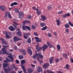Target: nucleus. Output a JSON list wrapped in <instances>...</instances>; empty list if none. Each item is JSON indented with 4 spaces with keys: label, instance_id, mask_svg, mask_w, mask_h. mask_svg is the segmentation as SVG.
<instances>
[{
    "label": "nucleus",
    "instance_id": "nucleus-1",
    "mask_svg": "<svg viewBox=\"0 0 73 73\" xmlns=\"http://www.w3.org/2000/svg\"><path fill=\"white\" fill-rule=\"evenodd\" d=\"M36 49L37 50V51L39 52L40 51L41 49V48L43 49V51L44 52L45 51V49H48V46L46 44H44L43 46L41 48L39 47L38 44H37V46H36Z\"/></svg>",
    "mask_w": 73,
    "mask_h": 73
},
{
    "label": "nucleus",
    "instance_id": "nucleus-2",
    "mask_svg": "<svg viewBox=\"0 0 73 73\" xmlns=\"http://www.w3.org/2000/svg\"><path fill=\"white\" fill-rule=\"evenodd\" d=\"M37 56L38 57L37 60H39V59H38L39 58V57H40V58L42 59L43 58V56L42 55V54H41V53H39L38 54H37V52L36 51L35 54L33 56V58H36Z\"/></svg>",
    "mask_w": 73,
    "mask_h": 73
},
{
    "label": "nucleus",
    "instance_id": "nucleus-3",
    "mask_svg": "<svg viewBox=\"0 0 73 73\" xmlns=\"http://www.w3.org/2000/svg\"><path fill=\"white\" fill-rule=\"evenodd\" d=\"M13 69L12 67H9L8 69H4V71L5 73H9V72L12 70Z\"/></svg>",
    "mask_w": 73,
    "mask_h": 73
},
{
    "label": "nucleus",
    "instance_id": "nucleus-4",
    "mask_svg": "<svg viewBox=\"0 0 73 73\" xmlns=\"http://www.w3.org/2000/svg\"><path fill=\"white\" fill-rule=\"evenodd\" d=\"M23 30L25 31L26 29H27L29 31H31V29L29 26H25V25H23L22 26Z\"/></svg>",
    "mask_w": 73,
    "mask_h": 73
},
{
    "label": "nucleus",
    "instance_id": "nucleus-5",
    "mask_svg": "<svg viewBox=\"0 0 73 73\" xmlns=\"http://www.w3.org/2000/svg\"><path fill=\"white\" fill-rule=\"evenodd\" d=\"M0 40L2 42L4 45H8V43L7 42L5 41V40L3 38H0Z\"/></svg>",
    "mask_w": 73,
    "mask_h": 73
},
{
    "label": "nucleus",
    "instance_id": "nucleus-6",
    "mask_svg": "<svg viewBox=\"0 0 73 73\" xmlns=\"http://www.w3.org/2000/svg\"><path fill=\"white\" fill-rule=\"evenodd\" d=\"M2 50L3 51H0V54H4L5 53V54H7V52H6V50H5V48H3L2 49Z\"/></svg>",
    "mask_w": 73,
    "mask_h": 73
},
{
    "label": "nucleus",
    "instance_id": "nucleus-7",
    "mask_svg": "<svg viewBox=\"0 0 73 73\" xmlns=\"http://www.w3.org/2000/svg\"><path fill=\"white\" fill-rule=\"evenodd\" d=\"M49 66V63H45L44 64V65L43 66V67L44 69H47L48 67Z\"/></svg>",
    "mask_w": 73,
    "mask_h": 73
},
{
    "label": "nucleus",
    "instance_id": "nucleus-8",
    "mask_svg": "<svg viewBox=\"0 0 73 73\" xmlns=\"http://www.w3.org/2000/svg\"><path fill=\"white\" fill-rule=\"evenodd\" d=\"M23 35H24V37L25 38V39H27L28 38V37H29L28 35H31V34L29 33L28 34H27L25 33H23ZM26 36H27V37Z\"/></svg>",
    "mask_w": 73,
    "mask_h": 73
},
{
    "label": "nucleus",
    "instance_id": "nucleus-9",
    "mask_svg": "<svg viewBox=\"0 0 73 73\" xmlns=\"http://www.w3.org/2000/svg\"><path fill=\"white\" fill-rule=\"evenodd\" d=\"M41 17L42 19H40V20H42L43 21H44V20H46V18L45 16L44 15H41Z\"/></svg>",
    "mask_w": 73,
    "mask_h": 73
},
{
    "label": "nucleus",
    "instance_id": "nucleus-10",
    "mask_svg": "<svg viewBox=\"0 0 73 73\" xmlns=\"http://www.w3.org/2000/svg\"><path fill=\"white\" fill-rule=\"evenodd\" d=\"M19 51L22 52L23 54L26 55V50L24 49H21L19 50Z\"/></svg>",
    "mask_w": 73,
    "mask_h": 73
},
{
    "label": "nucleus",
    "instance_id": "nucleus-11",
    "mask_svg": "<svg viewBox=\"0 0 73 73\" xmlns=\"http://www.w3.org/2000/svg\"><path fill=\"white\" fill-rule=\"evenodd\" d=\"M0 9L3 12H4L5 11V8L4 6L2 5L0 6Z\"/></svg>",
    "mask_w": 73,
    "mask_h": 73
},
{
    "label": "nucleus",
    "instance_id": "nucleus-12",
    "mask_svg": "<svg viewBox=\"0 0 73 73\" xmlns=\"http://www.w3.org/2000/svg\"><path fill=\"white\" fill-rule=\"evenodd\" d=\"M13 39L14 42H16V41H19V40H21V39L20 38H17V37H14L13 38Z\"/></svg>",
    "mask_w": 73,
    "mask_h": 73
},
{
    "label": "nucleus",
    "instance_id": "nucleus-13",
    "mask_svg": "<svg viewBox=\"0 0 73 73\" xmlns=\"http://www.w3.org/2000/svg\"><path fill=\"white\" fill-rule=\"evenodd\" d=\"M9 29L10 31H15V28L13 27L12 26H11L9 27Z\"/></svg>",
    "mask_w": 73,
    "mask_h": 73
},
{
    "label": "nucleus",
    "instance_id": "nucleus-14",
    "mask_svg": "<svg viewBox=\"0 0 73 73\" xmlns=\"http://www.w3.org/2000/svg\"><path fill=\"white\" fill-rule=\"evenodd\" d=\"M8 66V63H7L6 64L4 63L3 65V70H4L5 69H6V68H5V67H7Z\"/></svg>",
    "mask_w": 73,
    "mask_h": 73
},
{
    "label": "nucleus",
    "instance_id": "nucleus-15",
    "mask_svg": "<svg viewBox=\"0 0 73 73\" xmlns=\"http://www.w3.org/2000/svg\"><path fill=\"white\" fill-rule=\"evenodd\" d=\"M35 38L36 39V42H41V40L38 37H35Z\"/></svg>",
    "mask_w": 73,
    "mask_h": 73
},
{
    "label": "nucleus",
    "instance_id": "nucleus-16",
    "mask_svg": "<svg viewBox=\"0 0 73 73\" xmlns=\"http://www.w3.org/2000/svg\"><path fill=\"white\" fill-rule=\"evenodd\" d=\"M27 52H28V53L30 54V55H32V51L30 48L27 49Z\"/></svg>",
    "mask_w": 73,
    "mask_h": 73
},
{
    "label": "nucleus",
    "instance_id": "nucleus-17",
    "mask_svg": "<svg viewBox=\"0 0 73 73\" xmlns=\"http://www.w3.org/2000/svg\"><path fill=\"white\" fill-rule=\"evenodd\" d=\"M57 24L58 26H60V23H61V22L60 20L56 19V20Z\"/></svg>",
    "mask_w": 73,
    "mask_h": 73
},
{
    "label": "nucleus",
    "instance_id": "nucleus-18",
    "mask_svg": "<svg viewBox=\"0 0 73 73\" xmlns=\"http://www.w3.org/2000/svg\"><path fill=\"white\" fill-rule=\"evenodd\" d=\"M8 57L11 59V61L12 62H13V56L11 55H9L8 56Z\"/></svg>",
    "mask_w": 73,
    "mask_h": 73
},
{
    "label": "nucleus",
    "instance_id": "nucleus-19",
    "mask_svg": "<svg viewBox=\"0 0 73 73\" xmlns=\"http://www.w3.org/2000/svg\"><path fill=\"white\" fill-rule=\"evenodd\" d=\"M24 14L23 13H21L19 14V17L20 19H22L23 17H24Z\"/></svg>",
    "mask_w": 73,
    "mask_h": 73
},
{
    "label": "nucleus",
    "instance_id": "nucleus-20",
    "mask_svg": "<svg viewBox=\"0 0 73 73\" xmlns=\"http://www.w3.org/2000/svg\"><path fill=\"white\" fill-rule=\"evenodd\" d=\"M7 16H8L9 18V19H11L12 17V16H11V13L9 12H7Z\"/></svg>",
    "mask_w": 73,
    "mask_h": 73
},
{
    "label": "nucleus",
    "instance_id": "nucleus-21",
    "mask_svg": "<svg viewBox=\"0 0 73 73\" xmlns=\"http://www.w3.org/2000/svg\"><path fill=\"white\" fill-rule=\"evenodd\" d=\"M11 62V61L10 60V59H7V58H6V60H4V62L5 63H6L7 62Z\"/></svg>",
    "mask_w": 73,
    "mask_h": 73
},
{
    "label": "nucleus",
    "instance_id": "nucleus-22",
    "mask_svg": "<svg viewBox=\"0 0 73 73\" xmlns=\"http://www.w3.org/2000/svg\"><path fill=\"white\" fill-rule=\"evenodd\" d=\"M54 59V58L53 57H51L50 59V63L51 64L52 63V62H53V60Z\"/></svg>",
    "mask_w": 73,
    "mask_h": 73
},
{
    "label": "nucleus",
    "instance_id": "nucleus-23",
    "mask_svg": "<svg viewBox=\"0 0 73 73\" xmlns=\"http://www.w3.org/2000/svg\"><path fill=\"white\" fill-rule=\"evenodd\" d=\"M42 71V69L41 67V66H39L37 70L38 72H41Z\"/></svg>",
    "mask_w": 73,
    "mask_h": 73
},
{
    "label": "nucleus",
    "instance_id": "nucleus-24",
    "mask_svg": "<svg viewBox=\"0 0 73 73\" xmlns=\"http://www.w3.org/2000/svg\"><path fill=\"white\" fill-rule=\"evenodd\" d=\"M21 66H22V68L23 70V72H24V73H25L26 72V69L24 67V66H23V65H22Z\"/></svg>",
    "mask_w": 73,
    "mask_h": 73
},
{
    "label": "nucleus",
    "instance_id": "nucleus-25",
    "mask_svg": "<svg viewBox=\"0 0 73 73\" xmlns=\"http://www.w3.org/2000/svg\"><path fill=\"white\" fill-rule=\"evenodd\" d=\"M18 5L17 3V2H14L13 3H11V4L10 5V6L12 7V6H13L14 5Z\"/></svg>",
    "mask_w": 73,
    "mask_h": 73
},
{
    "label": "nucleus",
    "instance_id": "nucleus-26",
    "mask_svg": "<svg viewBox=\"0 0 73 73\" xmlns=\"http://www.w3.org/2000/svg\"><path fill=\"white\" fill-rule=\"evenodd\" d=\"M28 71L29 73H31L33 72V70L31 69V68H29L28 69Z\"/></svg>",
    "mask_w": 73,
    "mask_h": 73
},
{
    "label": "nucleus",
    "instance_id": "nucleus-27",
    "mask_svg": "<svg viewBox=\"0 0 73 73\" xmlns=\"http://www.w3.org/2000/svg\"><path fill=\"white\" fill-rule=\"evenodd\" d=\"M4 18L5 19H8V15L7 14V12L5 13Z\"/></svg>",
    "mask_w": 73,
    "mask_h": 73
},
{
    "label": "nucleus",
    "instance_id": "nucleus-28",
    "mask_svg": "<svg viewBox=\"0 0 73 73\" xmlns=\"http://www.w3.org/2000/svg\"><path fill=\"white\" fill-rule=\"evenodd\" d=\"M36 13H37V14L38 15H40L41 14V11H38V9H36Z\"/></svg>",
    "mask_w": 73,
    "mask_h": 73
},
{
    "label": "nucleus",
    "instance_id": "nucleus-29",
    "mask_svg": "<svg viewBox=\"0 0 73 73\" xmlns=\"http://www.w3.org/2000/svg\"><path fill=\"white\" fill-rule=\"evenodd\" d=\"M17 34L19 36L21 37V31H19L17 33Z\"/></svg>",
    "mask_w": 73,
    "mask_h": 73
},
{
    "label": "nucleus",
    "instance_id": "nucleus-30",
    "mask_svg": "<svg viewBox=\"0 0 73 73\" xmlns=\"http://www.w3.org/2000/svg\"><path fill=\"white\" fill-rule=\"evenodd\" d=\"M63 57H64L65 59H67V54H66L65 53V54H63Z\"/></svg>",
    "mask_w": 73,
    "mask_h": 73
},
{
    "label": "nucleus",
    "instance_id": "nucleus-31",
    "mask_svg": "<svg viewBox=\"0 0 73 73\" xmlns=\"http://www.w3.org/2000/svg\"><path fill=\"white\" fill-rule=\"evenodd\" d=\"M40 24L42 27H44V26L45 25V23H40Z\"/></svg>",
    "mask_w": 73,
    "mask_h": 73
},
{
    "label": "nucleus",
    "instance_id": "nucleus-32",
    "mask_svg": "<svg viewBox=\"0 0 73 73\" xmlns=\"http://www.w3.org/2000/svg\"><path fill=\"white\" fill-rule=\"evenodd\" d=\"M27 42L29 44H30L31 42V38H29L27 40Z\"/></svg>",
    "mask_w": 73,
    "mask_h": 73
},
{
    "label": "nucleus",
    "instance_id": "nucleus-33",
    "mask_svg": "<svg viewBox=\"0 0 73 73\" xmlns=\"http://www.w3.org/2000/svg\"><path fill=\"white\" fill-rule=\"evenodd\" d=\"M26 61L25 60H22L21 61V64H25Z\"/></svg>",
    "mask_w": 73,
    "mask_h": 73
},
{
    "label": "nucleus",
    "instance_id": "nucleus-34",
    "mask_svg": "<svg viewBox=\"0 0 73 73\" xmlns=\"http://www.w3.org/2000/svg\"><path fill=\"white\" fill-rule=\"evenodd\" d=\"M57 48L58 49V50H60V46L59 45H57Z\"/></svg>",
    "mask_w": 73,
    "mask_h": 73
},
{
    "label": "nucleus",
    "instance_id": "nucleus-35",
    "mask_svg": "<svg viewBox=\"0 0 73 73\" xmlns=\"http://www.w3.org/2000/svg\"><path fill=\"white\" fill-rule=\"evenodd\" d=\"M68 24L70 25L71 27H73V24L72 23H71L70 21H69L68 22Z\"/></svg>",
    "mask_w": 73,
    "mask_h": 73
},
{
    "label": "nucleus",
    "instance_id": "nucleus-36",
    "mask_svg": "<svg viewBox=\"0 0 73 73\" xmlns=\"http://www.w3.org/2000/svg\"><path fill=\"white\" fill-rule=\"evenodd\" d=\"M64 27H65V28H69V25L68 23H66V24L64 26Z\"/></svg>",
    "mask_w": 73,
    "mask_h": 73
},
{
    "label": "nucleus",
    "instance_id": "nucleus-37",
    "mask_svg": "<svg viewBox=\"0 0 73 73\" xmlns=\"http://www.w3.org/2000/svg\"><path fill=\"white\" fill-rule=\"evenodd\" d=\"M46 28H47V26H46L45 27H44L43 28H42L41 29L42 31H44V30H45V29H46Z\"/></svg>",
    "mask_w": 73,
    "mask_h": 73
},
{
    "label": "nucleus",
    "instance_id": "nucleus-38",
    "mask_svg": "<svg viewBox=\"0 0 73 73\" xmlns=\"http://www.w3.org/2000/svg\"><path fill=\"white\" fill-rule=\"evenodd\" d=\"M5 36L7 38H10V36L7 35V34H6Z\"/></svg>",
    "mask_w": 73,
    "mask_h": 73
},
{
    "label": "nucleus",
    "instance_id": "nucleus-39",
    "mask_svg": "<svg viewBox=\"0 0 73 73\" xmlns=\"http://www.w3.org/2000/svg\"><path fill=\"white\" fill-rule=\"evenodd\" d=\"M32 28L33 29H36V27L34 25H33L32 26Z\"/></svg>",
    "mask_w": 73,
    "mask_h": 73
},
{
    "label": "nucleus",
    "instance_id": "nucleus-40",
    "mask_svg": "<svg viewBox=\"0 0 73 73\" xmlns=\"http://www.w3.org/2000/svg\"><path fill=\"white\" fill-rule=\"evenodd\" d=\"M3 47L4 48H8V47H9V46L8 45H7V46H4V45H3Z\"/></svg>",
    "mask_w": 73,
    "mask_h": 73
},
{
    "label": "nucleus",
    "instance_id": "nucleus-41",
    "mask_svg": "<svg viewBox=\"0 0 73 73\" xmlns=\"http://www.w3.org/2000/svg\"><path fill=\"white\" fill-rule=\"evenodd\" d=\"M34 35H35V36H38V34H37V32H34Z\"/></svg>",
    "mask_w": 73,
    "mask_h": 73
},
{
    "label": "nucleus",
    "instance_id": "nucleus-42",
    "mask_svg": "<svg viewBox=\"0 0 73 73\" xmlns=\"http://www.w3.org/2000/svg\"><path fill=\"white\" fill-rule=\"evenodd\" d=\"M19 59H22L23 58V56L21 55H20L19 56Z\"/></svg>",
    "mask_w": 73,
    "mask_h": 73
},
{
    "label": "nucleus",
    "instance_id": "nucleus-43",
    "mask_svg": "<svg viewBox=\"0 0 73 73\" xmlns=\"http://www.w3.org/2000/svg\"><path fill=\"white\" fill-rule=\"evenodd\" d=\"M67 17L70 16V14L69 13H68L66 14Z\"/></svg>",
    "mask_w": 73,
    "mask_h": 73
},
{
    "label": "nucleus",
    "instance_id": "nucleus-44",
    "mask_svg": "<svg viewBox=\"0 0 73 73\" xmlns=\"http://www.w3.org/2000/svg\"><path fill=\"white\" fill-rule=\"evenodd\" d=\"M66 69H68V68H69V66L68 64H67L66 65Z\"/></svg>",
    "mask_w": 73,
    "mask_h": 73
},
{
    "label": "nucleus",
    "instance_id": "nucleus-45",
    "mask_svg": "<svg viewBox=\"0 0 73 73\" xmlns=\"http://www.w3.org/2000/svg\"><path fill=\"white\" fill-rule=\"evenodd\" d=\"M4 34H6V35H9V32H3Z\"/></svg>",
    "mask_w": 73,
    "mask_h": 73
},
{
    "label": "nucleus",
    "instance_id": "nucleus-46",
    "mask_svg": "<svg viewBox=\"0 0 73 73\" xmlns=\"http://www.w3.org/2000/svg\"><path fill=\"white\" fill-rule=\"evenodd\" d=\"M48 46L49 47V48H51L53 47V46H52V44H50Z\"/></svg>",
    "mask_w": 73,
    "mask_h": 73
},
{
    "label": "nucleus",
    "instance_id": "nucleus-47",
    "mask_svg": "<svg viewBox=\"0 0 73 73\" xmlns=\"http://www.w3.org/2000/svg\"><path fill=\"white\" fill-rule=\"evenodd\" d=\"M47 71L48 73H50L51 72V70H49L48 69H47Z\"/></svg>",
    "mask_w": 73,
    "mask_h": 73
},
{
    "label": "nucleus",
    "instance_id": "nucleus-48",
    "mask_svg": "<svg viewBox=\"0 0 73 73\" xmlns=\"http://www.w3.org/2000/svg\"><path fill=\"white\" fill-rule=\"evenodd\" d=\"M62 16H63V17H64V18L66 17H67V16L66 15V14H65L64 15H63Z\"/></svg>",
    "mask_w": 73,
    "mask_h": 73
},
{
    "label": "nucleus",
    "instance_id": "nucleus-49",
    "mask_svg": "<svg viewBox=\"0 0 73 73\" xmlns=\"http://www.w3.org/2000/svg\"><path fill=\"white\" fill-rule=\"evenodd\" d=\"M48 37H52V35H51V33H49L48 34H47Z\"/></svg>",
    "mask_w": 73,
    "mask_h": 73
},
{
    "label": "nucleus",
    "instance_id": "nucleus-50",
    "mask_svg": "<svg viewBox=\"0 0 73 73\" xmlns=\"http://www.w3.org/2000/svg\"><path fill=\"white\" fill-rule=\"evenodd\" d=\"M53 34L55 36H57V34L56 33V32L53 33Z\"/></svg>",
    "mask_w": 73,
    "mask_h": 73
},
{
    "label": "nucleus",
    "instance_id": "nucleus-51",
    "mask_svg": "<svg viewBox=\"0 0 73 73\" xmlns=\"http://www.w3.org/2000/svg\"><path fill=\"white\" fill-rule=\"evenodd\" d=\"M15 62L17 63V64H19V61L18 60H16Z\"/></svg>",
    "mask_w": 73,
    "mask_h": 73
},
{
    "label": "nucleus",
    "instance_id": "nucleus-52",
    "mask_svg": "<svg viewBox=\"0 0 73 73\" xmlns=\"http://www.w3.org/2000/svg\"><path fill=\"white\" fill-rule=\"evenodd\" d=\"M21 43L18 42L17 44V45H18L19 46H20V45H21Z\"/></svg>",
    "mask_w": 73,
    "mask_h": 73
},
{
    "label": "nucleus",
    "instance_id": "nucleus-53",
    "mask_svg": "<svg viewBox=\"0 0 73 73\" xmlns=\"http://www.w3.org/2000/svg\"><path fill=\"white\" fill-rule=\"evenodd\" d=\"M28 19H31V15H29V16L28 17Z\"/></svg>",
    "mask_w": 73,
    "mask_h": 73
},
{
    "label": "nucleus",
    "instance_id": "nucleus-54",
    "mask_svg": "<svg viewBox=\"0 0 73 73\" xmlns=\"http://www.w3.org/2000/svg\"><path fill=\"white\" fill-rule=\"evenodd\" d=\"M63 11H61L57 13V14H62Z\"/></svg>",
    "mask_w": 73,
    "mask_h": 73
},
{
    "label": "nucleus",
    "instance_id": "nucleus-55",
    "mask_svg": "<svg viewBox=\"0 0 73 73\" xmlns=\"http://www.w3.org/2000/svg\"><path fill=\"white\" fill-rule=\"evenodd\" d=\"M15 12H19V10L18 9H16L15 10Z\"/></svg>",
    "mask_w": 73,
    "mask_h": 73
},
{
    "label": "nucleus",
    "instance_id": "nucleus-56",
    "mask_svg": "<svg viewBox=\"0 0 73 73\" xmlns=\"http://www.w3.org/2000/svg\"><path fill=\"white\" fill-rule=\"evenodd\" d=\"M13 23H14V24H15V25H19V24H18V23H16V22H13Z\"/></svg>",
    "mask_w": 73,
    "mask_h": 73
},
{
    "label": "nucleus",
    "instance_id": "nucleus-57",
    "mask_svg": "<svg viewBox=\"0 0 73 73\" xmlns=\"http://www.w3.org/2000/svg\"><path fill=\"white\" fill-rule=\"evenodd\" d=\"M66 31L67 33H68L69 32V29H66Z\"/></svg>",
    "mask_w": 73,
    "mask_h": 73
},
{
    "label": "nucleus",
    "instance_id": "nucleus-58",
    "mask_svg": "<svg viewBox=\"0 0 73 73\" xmlns=\"http://www.w3.org/2000/svg\"><path fill=\"white\" fill-rule=\"evenodd\" d=\"M48 9H51V7L48 6Z\"/></svg>",
    "mask_w": 73,
    "mask_h": 73
},
{
    "label": "nucleus",
    "instance_id": "nucleus-59",
    "mask_svg": "<svg viewBox=\"0 0 73 73\" xmlns=\"http://www.w3.org/2000/svg\"><path fill=\"white\" fill-rule=\"evenodd\" d=\"M55 61H56L57 62H58V61H59V59H56L55 60Z\"/></svg>",
    "mask_w": 73,
    "mask_h": 73
},
{
    "label": "nucleus",
    "instance_id": "nucleus-60",
    "mask_svg": "<svg viewBox=\"0 0 73 73\" xmlns=\"http://www.w3.org/2000/svg\"><path fill=\"white\" fill-rule=\"evenodd\" d=\"M26 23H29V24L31 23V22L28 21H26Z\"/></svg>",
    "mask_w": 73,
    "mask_h": 73
},
{
    "label": "nucleus",
    "instance_id": "nucleus-61",
    "mask_svg": "<svg viewBox=\"0 0 73 73\" xmlns=\"http://www.w3.org/2000/svg\"><path fill=\"white\" fill-rule=\"evenodd\" d=\"M33 63L34 64H36L37 63V62H36V61L35 60V61H34L33 62Z\"/></svg>",
    "mask_w": 73,
    "mask_h": 73
},
{
    "label": "nucleus",
    "instance_id": "nucleus-62",
    "mask_svg": "<svg viewBox=\"0 0 73 73\" xmlns=\"http://www.w3.org/2000/svg\"><path fill=\"white\" fill-rule=\"evenodd\" d=\"M47 44L48 46L50 45V43H49V42H47Z\"/></svg>",
    "mask_w": 73,
    "mask_h": 73
},
{
    "label": "nucleus",
    "instance_id": "nucleus-63",
    "mask_svg": "<svg viewBox=\"0 0 73 73\" xmlns=\"http://www.w3.org/2000/svg\"><path fill=\"white\" fill-rule=\"evenodd\" d=\"M15 50H17V47L16 46H15Z\"/></svg>",
    "mask_w": 73,
    "mask_h": 73
},
{
    "label": "nucleus",
    "instance_id": "nucleus-64",
    "mask_svg": "<svg viewBox=\"0 0 73 73\" xmlns=\"http://www.w3.org/2000/svg\"><path fill=\"white\" fill-rule=\"evenodd\" d=\"M71 61L72 62V63H73V60L72 58L71 59Z\"/></svg>",
    "mask_w": 73,
    "mask_h": 73
}]
</instances>
